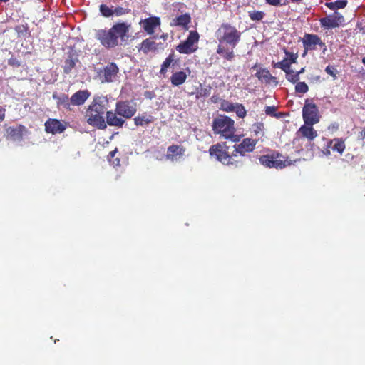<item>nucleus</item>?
I'll return each mask as SVG.
<instances>
[{"instance_id":"1","label":"nucleus","mask_w":365,"mask_h":365,"mask_svg":"<svg viewBox=\"0 0 365 365\" xmlns=\"http://www.w3.org/2000/svg\"><path fill=\"white\" fill-rule=\"evenodd\" d=\"M242 33L228 23H223L216 31L218 46L216 50L222 58L232 61L235 57L234 48L241 41Z\"/></svg>"},{"instance_id":"2","label":"nucleus","mask_w":365,"mask_h":365,"mask_svg":"<svg viewBox=\"0 0 365 365\" xmlns=\"http://www.w3.org/2000/svg\"><path fill=\"white\" fill-rule=\"evenodd\" d=\"M131 25L125 21L114 24L110 29H101L95 32V38L106 49H112L125 43L129 39Z\"/></svg>"},{"instance_id":"3","label":"nucleus","mask_w":365,"mask_h":365,"mask_svg":"<svg viewBox=\"0 0 365 365\" xmlns=\"http://www.w3.org/2000/svg\"><path fill=\"white\" fill-rule=\"evenodd\" d=\"M136 111L135 103L129 101H118L115 112L111 110L106 112V123L110 126L121 128L125 122L123 118H131Z\"/></svg>"},{"instance_id":"4","label":"nucleus","mask_w":365,"mask_h":365,"mask_svg":"<svg viewBox=\"0 0 365 365\" xmlns=\"http://www.w3.org/2000/svg\"><path fill=\"white\" fill-rule=\"evenodd\" d=\"M210 155L215 158L217 161L223 165L230 166L234 168H240L243 165V160L237 158L236 153L229 151V146L226 143H218L212 145L209 149Z\"/></svg>"},{"instance_id":"5","label":"nucleus","mask_w":365,"mask_h":365,"mask_svg":"<svg viewBox=\"0 0 365 365\" xmlns=\"http://www.w3.org/2000/svg\"><path fill=\"white\" fill-rule=\"evenodd\" d=\"M212 130L215 134L234 143L239 142L241 138L240 135L235 134V121L226 115H220L213 120Z\"/></svg>"},{"instance_id":"6","label":"nucleus","mask_w":365,"mask_h":365,"mask_svg":"<svg viewBox=\"0 0 365 365\" xmlns=\"http://www.w3.org/2000/svg\"><path fill=\"white\" fill-rule=\"evenodd\" d=\"M259 161L263 166L269 168L282 169L286 166L284 158L276 151L261 155L259 158Z\"/></svg>"},{"instance_id":"7","label":"nucleus","mask_w":365,"mask_h":365,"mask_svg":"<svg viewBox=\"0 0 365 365\" xmlns=\"http://www.w3.org/2000/svg\"><path fill=\"white\" fill-rule=\"evenodd\" d=\"M302 42L304 47V51L302 56L304 58L309 51H314L317 49V46H319L323 48V53H325L327 51L326 44L322 41L321 38L313 34H305L302 38Z\"/></svg>"},{"instance_id":"8","label":"nucleus","mask_w":365,"mask_h":365,"mask_svg":"<svg viewBox=\"0 0 365 365\" xmlns=\"http://www.w3.org/2000/svg\"><path fill=\"white\" fill-rule=\"evenodd\" d=\"M200 36L196 31H191L187 39L180 42L177 46L176 50L181 54H191L197 49L196 45L199 41Z\"/></svg>"},{"instance_id":"9","label":"nucleus","mask_w":365,"mask_h":365,"mask_svg":"<svg viewBox=\"0 0 365 365\" xmlns=\"http://www.w3.org/2000/svg\"><path fill=\"white\" fill-rule=\"evenodd\" d=\"M302 117L307 125L317 123L319 120V115L317 105L307 100L302 108Z\"/></svg>"},{"instance_id":"10","label":"nucleus","mask_w":365,"mask_h":365,"mask_svg":"<svg viewBox=\"0 0 365 365\" xmlns=\"http://www.w3.org/2000/svg\"><path fill=\"white\" fill-rule=\"evenodd\" d=\"M29 133L26 126L19 124L16 126H9L5 128V138L9 140L21 141L24 136Z\"/></svg>"},{"instance_id":"11","label":"nucleus","mask_w":365,"mask_h":365,"mask_svg":"<svg viewBox=\"0 0 365 365\" xmlns=\"http://www.w3.org/2000/svg\"><path fill=\"white\" fill-rule=\"evenodd\" d=\"M257 140L255 139L246 138L242 140L240 143L235 144L233 148V153H236L237 158H240L242 160V157L247 153L252 152L256 146Z\"/></svg>"},{"instance_id":"12","label":"nucleus","mask_w":365,"mask_h":365,"mask_svg":"<svg viewBox=\"0 0 365 365\" xmlns=\"http://www.w3.org/2000/svg\"><path fill=\"white\" fill-rule=\"evenodd\" d=\"M119 72V68L115 63H108L103 70L99 72V77L102 82H113L117 74Z\"/></svg>"},{"instance_id":"13","label":"nucleus","mask_w":365,"mask_h":365,"mask_svg":"<svg viewBox=\"0 0 365 365\" xmlns=\"http://www.w3.org/2000/svg\"><path fill=\"white\" fill-rule=\"evenodd\" d=\"M319 21L322 27L334 29L338 27L344 21V16L335 11L332 15L320 19Z\"/></svg>"},{"instance_id":"14","label":"nucleus","mask_w":365,"mask_h":365,"mask_svg":"<svg viewBox=\"0 0 365 365\" xmlns=\"http://www.w3.org/2000/svg\"><path fill=\"white\" fill-rule=\"evenodd\" d=\"M45 131L47 133L56 135L57 133H62L66 129L65 123L55 118H48L45 124Z\"/></svg>"},{"instance_id":"15","label":"nucleus","mask_w":365,"mask_h":365,"mask_svg":"<svg viewBox=\"0 0 365 365\" xmlns=\"http://www.w3.org/2000/svg\"><path fill=\"white\" fill-rule=\"evenodd\" d=\"M323 140L325 141L326 148L324 150H322L323 153L325 155L330 154V147L332 146V150L334 151H336L340 154H342L345 150V143L342 138H334L333 140H329L327 138H323Z\"/></svg>"},{"instance_id":"16","label":"nucleus","mask_w":365,"mask_h":365,"mask_svg":"<svg viewBox=\"0 0 365 365\" xmlns=\"http://www.w3.org/2000/svg\"><path fill=\"white\" fill-rule=\"evenodd\" d=\"M139 24L148 35H152L156 28L160 26V19L158 16H150L140 20Z\"/></svg>"},{"instance_id":"17","label":"nucleus","mask_w":365,"mask_h":365,"mask_svg":"<svg viewBox=\"0 0 365 365\" xmlns=\"http://www.w3.org/2000/svg\"><path fill=\"white\" fill-rule=\"evenodd\" d=\"M185 148L180 145H171L167 148V153L165 158L167 160L174 162L185 155Z\"/></svg>"},{"instance_id":"18","label":"nucleus","mask_w":365,"mask_h":365,"mask_svg":"<svg viewBox=\"0 0 365 365\" xmlns=\"http://www.w3.org/2000/svg\"><path fill=\"white\" fill-rule=\"evenodd\" d=\"M86 121L88 125L96 127L98 129H104L106 128V124L103 115L98 113L91 112L90 110L86 111Z\"/></svg>"},{"instance_id":"19","label":"nucleus","mask_w":365,"mask_h":365,"mask_svg":"<svg viewBox=\"0 0 365 365\" xmlns=\"http://www.w3.org/2000/svg\"><path fill=\"white\" fill-rule=\"evenodd\" d=\"M162 45V43H157L154 38H148L139 45L138 51L148 54L149 52H155L160 48H163Z\"/></svg>"},{"instance_id":"20","label":"nucleus","mask_w":365,"mask_h":365,"mask_svg":"<svg viewBox=\"0 0 365 365\" xmlns=\"http://www.w3.org/2000/svg\"><path fill=\"white\" fill-rule=\"evenodd\" d=\"M108 104V102L106 99L104 98L97 97L93 99L88 109L90 110L91 112L103 115L107 110Z\"/></svg>"},{"instance_id":"21","label":"nucleus","mask_w":365,"mask_h":365,"mask_svg":"<svg viewBox=\"0 0 365 365\" xmlns=\"http://www.w3.org/2000/svg\"><path fill=\"white\" fill-rule=\"evenodd\" d=\"M155 120V117L147 112L138 114L133 118L135 125L141 127H146L154 123Z\"/></svg>"},{"instance_id":"22","label":"nucleus","mask_w":365,"mask_h":365,"mask_svg":"<svg viewBox=\"0 0 365 365\" xmlns=\"http://www.w3.org/2000/svg\"><path fill=\"white\" fill-rule=\"evenodd\" d=\"M91 93L88 90H80L73 93L70 101L73 106H81L90 96Z\"/></svg>"},{"instance_id":"23","label":"nucleus","mask_w":365,"mask_h":365,"mask_svg":"<svg viewBox=\"0 0 365 365\" xmlns=\"http://www.w3.org/2000/svg\"><path fill=\"white\" fill-rule=\"evenodd\" d=\"M78 61L77 55L74 52H68L67 58L64 61V64L63 66L64 73L69 74L75 68Z\"/></svg>"},{"instance_id":"24","label":"nucleus","mask_w":365,"mask_h":365,"mask_svg":"<svg viewBox=\"0 0 365 365\" xmlns=\"http://www.w3.org/2000/svg\"><path fill=\"white\" fill-rule=\"evenodd\" d=\"M313 125H302L298 130V133L301 134L303 138H307L309 142L313 140L317 136V132L312 127Z\"/></svg>"},{"instance_id":"25","label":"nucleus","mask_w":365,"mask_h":365,"mask_svg":"<svg viewBox=\"0 0 365 365\" xmlns=\"http://www.w3.org/2000/svg\"><path fill=\"white\" fill-rule=\"evenodd\" d=\"M178 60L175 59V55L173 51H172L165 59L160 66V73L162 75H165L168 69L170 66H175L177 64Z\"/></svg>"},{"instance_id":"26","label":"nucleus","mask_w":365,"mask_h":365,"mask_svg":"<svg viewBox=\"0 0 365 365\" xmlns=\"http://www.w3.org/2000/svg\"><path fill=\"white\" fill-rule=\"evenodd\" d=\"M53 98L56 100L57 106L58 108L62 107L69 110H71V103L68 95L63 93L60 96H58L56 93H54L53 94Z\"/></svg>"},{"instance_id":"27","label":"nucleus","mask_w":365,"mask_h":365,"mask_svg":"<svg viewBox=\"0 0 365 365\" xmlns=\"http://www.w3.org/2000/svg\"><path fill=\"white\" fill-rule=\"evenodd\" d=\"M255 76L261 81L269 83L271 81L277 82L276 77L272 76L267 68H259L255 73Z\"/></svg>"},{"instance_id":"28","label":"nucleus","mask_w":365,"mask_h":365,"mask_svg":"<svg viewBox=\"0 0 365 365\" xmlns=\"http://www.w3.org/2000/svg\"><path fill=\"white\" fill-rule=\"evenodd\" d=\"M187 77V73L183 71L175 72L170 76V83L173 86H179L186 81Z\"/></svg>"},{"instance_id":"29","label":"nucleus","mask_w":365,"mask_h":365,"mask_svg":"<svg viewBox=\"0 0 365 365\" xmlns=\"http://www.w3.org/2000/svg\"><path fill=\"white\" fill-rule=\"evenodd\" d=\"M174 21L175 25L187 27V25L190 23L191 18L188 14H185L178 16L174 19Z\"/></svg>"},{"instance_id":"30","label":"nucleus","mask_w":365,"mask_h":365,"mask_svg":"<svg viewBox=\"0 0 365 365\" xmlns=\"http://www.w3.org/2000/svg\"><path fill=\"white\" fill-rule=\"evenodd\" d=\"M212 88L210 86L202 87L200 84V88L197 89L196 93V98L200 99L201 98H206L211 94Z\"/></svg>"},{"instance_id":"31","label":"nucleus","mask_w":365,"mask_h":365,"mask_svg":"<svg viewBox=\"0 0 365 365\" xmlns=\"http://www.w3.org/2000/svg\"><path fill=\"white\" fill-rule=\"evenodd\" d=\"M273 67L280 68L285 73L291 68V65L288 63L287 58H285L282 61L275 63Z\"/></svg>"},{"instance_id":"32","label":"nucleus","mask_w":365,"mask_h":365,"mask_svg":"<svg viewBox=\"0 0 365 365\" xmlns=\"http://www.w3.org/2000/svg\"><path fill=\"white\" fill-rule=\"evenodd\" d=\"M286 79L292 83H296L299 80V76L297 72H294L291 68L285 72Z\"/></svg>"},{"instance_id":"33","label":"nucleus","mask_w":365,"mask_h":365,"mask_svg":"<svg viewBox=\"0 0 365 365\" xmlns=\"http://www.w3.org/2000/svg\"><path fill=\"white\" fill-rule=\"evenodd\" d=\"M99 11L101 15L106 18L110 17L113 15V9L108 7L106 4H101L99 6Z\"/></svg>"},{"instance_id":"34","label":"nucleus","mask_w":365,"mask_h":365,"mask_svg":"<svg viewBox=\"0 0 365 365\" xmlns=\"http://www.w3.org/2000/svg\"><path fill=\"white\" fill-rule=\"evenodd\" d=\"M250 18L252 21H261L264 17V13L261 11H250L248 12Z\"/></svg>"},{"instance_id":"35","label":"nucleus","mask_w":365,"mask_h":365,"mask_svg":"<svg viewBox=\"0 0 365 365\" xmlns=\"http://www.w3.org/2000/svg\"><path fill=\"white\" fill-rule=\"evenodd\" d=\"M309 91V86L305 82H299V81L296 83L295 85V91L296 93L304 94Z\"/></svg>"},{"instance_id":"36","label":"nucleus","mask_w":365,"mask_h":365,"mask_svg":"<svg viewBox=\"0 0 365 365\" xmlns=\"http://www.w3.org/2000/svg\"><path fill=\"white\" fill-rule=\"evenodd\" d=\"M237 115L240 118H244L246 116L247 111L242 104L236 103L235 110Z\"/></svg>"},{"instance_id":"37","label":"nucleus","mask_w":365,"mask_h":365,"mask_svg":"<svg viewBox=\"0 0 365 365\" xmlns=\"http://www.w3.org/2000/svg\"><path fill=\"white\" fill-rule=\"evenodd\" d=\"M131 10L128 8H123L121 6H118L115 9H113V14L117 16H123L130 13Z\"/></svg>"},{"instance_id":"38","label":"nucleus","mask_w":365,"mask_h":365,"mask_svg":"<svg viewBox=\"0 0 365 365\" xmlns=\"http://www.w3.org/2000/svg\"><path fill=\"white\" fill-rule=\"evenodd\" d=\"M221 108L227 112H232L235 110V105L227 101H224L221 104Z\"/></svg>"},{"instance_id":"39","label":"nucleus","mask_w":365,"mask_h":365,"mask_svg":"<svg viewBox=\"0 0 365 365\" xmlns=\"http://www.w3.org/2000/svg\"><path fill=\"white\" fill-rule=\"evenodd\" d=\"M325 72L333 77L334 79L337 78L338 71L333 66H327L325 68Z\"/></svg>"},{"instance_id":"40","label":"nucleus","mask_w":365,"mask_h":365,"mask_svg":"<svg viewBox=\"0 0 365 365\" xmlns=\"http://www.w3.org/2000/svg\"><path fill=\"white\" fill-rule=\"evenodd\" d=\"M285 54L287 57L288 63L292 65V63H295L297 62V59L298 58L297 53H290L289 51H285Z\"/></svg>"},{"instance_id":"41","label":"nucleus","mask_w":365,"mask_h":365,"mask_svg":"<svg viewBox=\"0 0 365 365\" xmlns=\"http://www.w3.org/2000/svg\"><path fill=\"white\" fill-rule=\"evenodd\" d=\"M334 6H335L336 10L339 9H344L347 5L346 0H337L334 1Z\"/></svg>"},{"instance_id":"42","label":"nucleus","mask_w":365,"mask_h":365,"mask_svg":"<svg viewBox=\"0 0 365 365\" xmlns=\"http://www.w3.org/2000/svg\"><path fill=\"white\" fill-rule=\"evenodd\" d=\"M265 113L267 115H271V116H277L276 113V107L275 106H266L265 107Z\"/></svg>"},{"instance_id":"43","label":"nucleus","mask_w":365,"mask_h":365,"mask_svg":"<svg viewBox=\"0 0 365 365\" xmlns=\"http://www.w3.org/2000/svg\"><path fill=\"white\" fill-rule=\"evenodd\" d=\"M8 63L9 66H14V67H19L21 66V62L19 61L16 58L12 56L11 57Z\"/></svg>"},{"instance_id":"44","label":"nucleus","mask_w":365,"mask_h":365,"mask_svg":"<svg viewBox=\"0 0 365 365\" xmlns=\"http://www.w3.org/2000/svg\"><path fill=\"white\" fill-rule=\"evenodd\" d=\"M144 97L147 99L151 100L155 97V93L153 91H146L144 92Z\"/></svg>"},{"instance_id":"45","label":"nucleus","mask_w":365,"mask_h":365,"mask_svg":"<svg viewBox=\"0 0 365 365\" xmlns=\"http://www.w3.org/2000/svg\"><path fill=\"white\" fill-rule=\"evenodd\" d=\"M267 4L273 6H278L281 5L282 0H265Z\"/></svg>"},{"instance_id":"46","label":"nucleus","mask_w":365,"mask_h":365,"mask_svg":"<svg viewBox=\"0 0 365 365\" xmlns=\"http://www.w3.org/2000/svg\"><path fill=\"white\" fill-rule=\"evenodd\" d=\"M6 115V109L0 106V123L4 120Z\"/></svg>"},{"instance_id":"47","label":"nucleus","mask_w":365,"mask_h":365,"mask_svg":"<svg viewBox=\"0 0 365 365\" xmlns=\"http://www.w3.org/2000/svg\"><path fill=\"white\" fill-rule=\"evenodd\" d=\"M358 138L361 140H365V128H364L359 133Z\"/></svg>"},{"instance_id":"48","label":"nucleus","mask_w":365,"mask_h":365,"mask_svg":"<svg viewBox=\"0 0 365 365\" xmlns=\"http://www.w3.org/2000/svg\"><path fill=\"white\" fill-rule=\"evenodd\" d=\"M334 2H329L327 4V6L332 10H336L335 6H334Z\"/></svg>"},{"instance_id":"49","label":"nucleus","mask_w":365,"mask_h":365,"mask_svg":"<svg viewBox=\"0 0 365 365\" xmlns=\"http://www.w3.org/2000/svg\"><path fill=\"white\" fill-rule=\"evenodd\" d=\"M117 152V148H115L114 150H112L108 154V158H113L115 156V153Z\"/></svg>"},{"instance_id":"50","label":"nucleus","mask_w":365,"mask_h":365,"mask_svg":"<svg viewBox=\"0 0 365 365\" xmlns=\"http://www.w3.org/2000/svg\"><path fill=\"white\" fill-rule=\"evenodd\" d=\"M217 99H218V97L215 96H212L210 100H211V101H212V103H217Z\"/></svg>"},{"instance_id":"51","label":"nucleus","mask_w":365,"mask_h":365,"mask_svg":"<svg viewBox=\"0 0 365 365\" xmlns=\"http://www.w3.org/2000/svg\"><path fill=\"white\" fill-rule=\"evenodd\" d=\"M305 71V68L303 67L299 71H297V73H298V75L299 76L300 74L303 73Z\"/></svg>"},{"instance_id":"52","label":"nucleus","mask_w":365,"mask_h":365,"mask_svg":"<svg viewBox=\"0 0 365 365\" xmlns=\"http://www.w3.org/2000/svg\"><path fill=\"white\" fill-rule=\"evenodd\" d=\"M256 126H257V128L258 129H259V130H262V129L263 128V127H264L263 124H262V123H257V124H256Z\"/></svg>"},{"instance_id":"53","label":"nucleus","mask_w":365,"mask_h":365,"mask_svg":"<svg viewBox=\"0 0 365 365\" xmlns=\"http://www.w3.org/2000/svg\"><path fill=\"white\" fill-rule=\"evenodd\" d=\"M290 1H292V2H300L302 0H290Z\"/></svg>"},{"instance_id":"54","label":"nucleus","mask_w":365,"mask_h":365,"mask_svg":"<svg viewBox=\"0 0 365 365\" xmlns=\"http://www.w3.org/2000/svg\"><path fill=\"white\" fill-rule=\"evenodd\" d=\"M257 67V64H255V66H253L252 67V69H255Z\"/></svg>"},{"instance_id":"55","label":"nucleus","mask_w":365,"mask_h":365,"mask_svg":"<svg viewBox=\"0 0 365 365\" xmlns=\"http://www.w3.org/2000/svg\"><path fill=\"white\" fill-rule=\"evenodd\" d=\"M362 63L365 65V57L362 58Z\"/></svg>"},{"instance_id":"56","label":"nucleus","mask_w":365,"mask_h":365,"mask_svg":"<svg viewBox=\"0 0 365 365\" xmlns=\"http://www.w3.org/2000/svg\"><path fill=\"white\" fill-rule=\"evenodd\" d=\"M9 1V0H0V1H1V2H7V1Z\"/></svg>"},{"instance_id":"57","label":"nucleus","mask_w":365,"mask_h":365,"mask_svg":"<svg viewBox=\"0 0 365 365\" xmlns=\"http://www.w3.org/2000/svg\"><path fill=\"white\" fill-rule=\"evenodd\" d=\"M363 146H365V142L363 143Z\"/></svg>"}]
</instances>
